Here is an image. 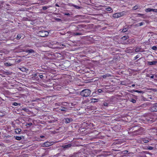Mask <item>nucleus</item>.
Masks as SVG:
<instances>
[{"label":"nucleus","mask_w":157,"mask_h":157,"mask_svg":"<svg viewBox=\"0 0 157 157\" xmlns=\"http://www.w3.org/2000/svg\"><path fill=\"white\" fill-rule=\"evenodd\" d=\"M154 75H153L151 76V78H154Z\"/></svg>","instance_id":"36"},{"label":"nucleus","mask_w":157,"mask_h":157,"mask_svg":"<svg viewBox=\"0 0 157 157\" xmlns=\"http://www.w3.org/2000/svg\"><path fill=\"white\" fill-rule=\"evenodd\" d=\"M56 6H58V7H59V6L57 4H56Z\"/></svg>","instance_id":"39"},{"label":"nucleus","mask_w":157,"mask_h":157,"mask_svg":"<svg viewBox=\"0 0 157 157\" xmlns=\"http://www.w3.org/2000/svg\"><path fill=\"white\" fill-rule=\"evenodd\" d=\"M49 33L47 31H39L38 33L39 36L44 37L48 35Z\"/></svg>","instance_id":"2"},{"label":"nucleus","mask_w":157,"mask_h":157,"mask_svg":"<svg viewBox=\"0 0 157 157\" xmlns=\"http://www.w3.org/2000/svg\"><path fill=\"white\" fill-rule=\"evenodd\" d=\"M1 134V132H0V134Z\"/></svg>","instance_id":"48"},{"label":"nucleus","mask_w":157,"mask_h":157,"mask_svg":"<svg viewBox=\"0 0 157 157\" xmlns=\"http://www.w3.org/2000/svg\"><path fill=\"white\" fill-rule=\"evenodd\" d=\"M15 138L16 140H20L21 139V137L18 136H15Z\"/></svg>","instance_id":"15"},{"label":"nucleus","mask_w":157,"mask_h":157,"mask_svg":"<svg viewBox=\"0 0 157 157\" xmlns=\"http://www.w3.org/2000/svg\"><path fill=\"white\" fill-rule=\"evenodd\" d=\"M98 93H101L102 92V91L101 89H99L98 90Z\"/></svg>","instance_id":"25"},{"label":"nucleus","mask_w":157,"mask_h":157,"mask_svg":"<svg viewBox=\"0 0 157 157\" xmlns=\"http://www.w3.org/2000/svg\"><path fill=\"white\" fill-rule=\"evenodd\" d=\"M25 68H20V70L21 71H23V69H24Z\"/></svg>","instance_id":"37"},{"label":"nucleus","mask_w":157,"mask_h":157,"mask_svg":"<svg viewBox=\"0 0 157 157\" xmlns=\"http://www.w3.org/2000/svg\"><path fill=\"white\" fill-rule=\"evenodd\" d=\"M157 62L156 61H152V62H148V63L150 65H152L155 64Z\"/></svg>","instance_id":"8"},{"label":"nucleus","mask_w":157,"mask_h":157,"mask_svg":"<svg viewBox=\"0 0 157 157\" xmlns=\"http://www.w3.org/2000/svg\"><path fill=\"white\" fill-rule=\"evenodd\" d=\"M32 124L31 123L30 124H29V125H31Z\"/></svg>","instance_id":"47"},{"label":"nucleus","mask_w":157,"mask_h":157,"mask_svg":"<svg viewBox=\"0 0 157 157\" xmlns=\"http://www.w3.org/2000/svg\"><path fill=\"white\" fill-rule=\"evenodd\" d=\"M13 105L15 106H17L18 105H20L21 104L20 103H18L17 102H14L13 104Z\"/></svg>","instance_id":"16"},{"label":"nucleus","mask_w":157,"mask_h":157,"mask_svg":"<svg viewBox=\"0 0 157 157\" xmlns=\"http://www.w3.org/2000/svg\"><path fill=\"white\" fill-rule=\"evenodd\" d=\"M62 46H65V45L63 44H62Z\"/></svg>","instance_id":"43"},{"label":"nucleus","mask_w":157,"mask_h":157,"mask_svg":"<svg viewBox=\"0 0 157 157\" xmlns=\"http://www.w3.org/2000/svg\"><path fill=\"white\" fill-rule=\"evenodd\" d=\"M91 94V91L88 89L83 90L81 92L80 94L83 97H87L89 96Z\"/></svg>","instance_id":"1"},{"label":"nucleus","mask_w":157,"mask_h":157,"mask_svg":"<svg viewBox=\"0 0 157 157\" xmlns=\"http://www.w3.org/2000/svg\"><path fill=\"white\" fill-rule=\"evenodd\" d=\"M151 11H153L154 12H157V9H151Z\"/></svg>","instance_id":"18"},{"label":"nucleus","mask_w":157,"mask_h":157,"mask_svg":"<svg viewBox=\"0 0 157 157\" xmlns=\"http://www.w3.org/2000/svg\"><path fill=\"white\" fill-rule=\"evenodd\" d=\"M98 99L96 98H92L91 99V102H95L98 101Z\"/></svg>","instance_id":"10"},{"label":"nucleus","mask_w":157,"mask_h":157,"mask_svg":"<svg viewBox=\"0 0 157 157\" xmlns=\"http://www.w3.org/2000/svg\"><path fill=\"white\" fill-rule=\"evenodd\" d=\"M151 110L152 111L156 112L157 111V105H154L151 108Z\"/></svg>","instance_id":"5"},{"label":"nucleus","mask_w":157,"mask_h":157,"mask_svg":"<svg viewBox=\"0 0 157 157\" xmlns=\"http://www.w3.org/2000/svg\"><path fill=\"white\" fill-rule=\"evenodd\" d=\"M61 110L62 111H65V108H63L62 109H61Z\"/></svg>","instance_id":"34"},{"label":"nucleus","mask_w":157,"mask_h":157,"mask_svg":"<svg viewBox=\"0 0 157 157\" xmlns=\"http://www.w3.org/2000/svg\"><path fill=\"white\" fill-rule=\"evenodd\" d=\"M135 92H137V93H141L142 92V91H138V90H135Z\"/></svg>","instance_id":"26"},{"label":"nucleus","mask_w":157,"mask_h":157,"mask_svg":"<svg viewBox=\"0 0 157 157\" xmlns=\"http://www.w3.org/2000/svg\"><path fill=\"white\" fill-rule=\"evenodd\" d=\"M145 11H146V12L147 13L150 12L151 11V9L150 8L146 9L145 10Z\"/></svg>","instance_id":"11"},{"label":"nucleus","mask_w":157,"mask_h":157,"mask_svg":"<svg viewBox=\"0 0 157 157\" xmlns=\"http://www.w3.org/2000/svg\"><path fill=\"white\" fill-rule=\"evenodd\" d=\"M128 38V36H124L121 38L123 40H127Z\"/></svg>","instance_id":"13"},{"label":"nucleus","mask_w":157,"mask_h":157,"mask_svg":"<svg viewBox=\"0 0 157 157\" xmlns=\"http://www.w3.org/2000/svg\"><path fill=\"white\" fill-rule=\"evenodd\" d=\"M143 15H144V14H143L139 13L137 14V17H140L141 16H143Z\"/></svg>","instance_id":"24"},{"label":"nucleus","mask_w":157,"mask_h":157,"mask_svg":"<svg viewBox=\"0 0 157 157\" xmlns=\"http://www.w3.org/2000/svg\"><path fill=\"white\" fill-rule=\"evenodd\" d=\"M71 121L72 120L71 119H69V118H67L66 119V122L67 123H70Z\"/></svg>","instance_id":"14"},{"label":"nucleus","mask_w":157,"mask_h":157,"mask_svg":"<svg viewBox=\"0 0 157 157\" xmlns=\"http://www.w3.org/2000/svg\"><path fill=\"white\" fill-rule=\"evenodd\" d=\"M40 137H41V138H42L43 137V136H40Z\"/></svg>","instance_id":"44"},{"label":"nucleus","mask_w":157,"mask_h":157,"mask_svg":"<svg viewBox=\"0 0 157 157\" xmlns=\"http://www.w3.org/2000/svg\"><path fill=\"white\" fill-rule=\"evenodd\" d=\"M43 75H40V78H42L43 77Z\"/></svg>","instance_id":"35"},{"label":"nucleus","mask_w":157,"mask_h":157,"mask_svg":"<svg viewBox=\"0 0 157 157\" xmlns=\"http://www.w3.org/2000/svg\"><path fill=\"white\" fill-rule=\"evenodd\" d=\"M5 65L6 66H12L13 64L9 62H6L4 63Z\"/></svg>","instance_id":"9"},{"label":"nucleus","mask_w":157,"mask_h":157,"mask_svg":"<svg viewBox=\"0 0 157 157\" xmlns=\"http://www.w3.org/2000/svg\"><path fill=\"white\" fill-rule=\"evenodd\" d=\"M152 149H153V147H150L149 148V149H150V150H151Z\"/></svg>","instance_id":"33"},{"label":"nucleus","mask_w":157,"mask_h":157,"mask_svg":"<svg viewBox=\"0 0 157 157\" xmlns=\"http://www.w3.org/2000/svg\"><path fill=\"white\" fill-rule=\"evenodd\" d=\"M107 105V104H105H105L104 105Z\"/></svg>","instance_id":"45"},{"label":"nucleus","mask_w":157,"mask_h":157,"mask_svg":"<svg viewBox=\"0 0 157 157\" xmlns=\"http://www.w3.org/2000/svg\"><path fill=\"white\" fill-rule=\"evenodd\" d=\"M144 142L145 143H147L148 142V141L147 140H144Z\"/></svg>","instance_id":"28"},{"label":"nucleus","mask_w":157,"mask_h":157,"mask_svg":"<svg viewBox=\"0 0 157 157\" xmlns=\"http://www.w3.org/2000/svg\"><path fill=\"white\" fill-rule=\"evenodd\" d=\"M56 19L58 20H60V19Z\"/></svg>","instance_id":"42"},{"label":"nucleus","mask_w":157,"mask_h":157,"mask_svg":"<svg viewBox=\"0 0 157 157\" xmlns=\"http://www.w3.org/2000/svg\"><path fill=\"white\" fill-rule=\"evenodd\" d=\"M17 38L19 39L21 38V36L20 35H18L17 36Z\"/></svg>","instance_id":"29"},{"label":"nucleus","mask_w":157,"mask_h":157,"mask_svg":"<svg viewBox=\"0 0 157 157\" xmlns=\"http://www.w3.org/2000/svg\"><path fill=\"white\" fill-rule=\"evenodd\" d=\"M152 49L153 50H156L157 49V46H153L152 47Z\"/></svg>","instance_id":"17"},{"label":"nucleus","mask_w":157,"mask_h":157,"mask_svg":"<svg viewBox=\"0 0 157 157\" xmlns=\"http://www.w3.org/2000/svg\"><path fill=\"white\" fill-rule=\"evenodd\" d=\"M125 14L124 12L117 13L113 14V16L114 18H118L121 17L123 16Z\"/></svg>","instance_id":"3"},{"label":"nucleus","mask_w":157,"mask_h":157,"mask_svg":"<svg viewBox=\"0 0 157 157\" xmlns=\"http://www.w3.org/2000/svg\"><path fill=\"white\" fill-rule=\"evenodd\" d=\"M74 34L75 35H81V34H80V33H75Z\"/></svg>","instance_id":"31"},{"label":"nucleus","mask_w":157,"mask_h":157,"mask_svg":"<svg viewBox=\"0 0 157 157\" xmlns=\"http://www.w3.org/2000/svg\"><path fill=\"white\" fill-rule=\"evenodd\" d=\"M71 146V144H68L65 145H63L62 146V147L63 148H67L70 147Z\"/></svg>","instance_id":"6"},{"label":"nucleus","mask_w":157,"mask_h":157,"mask_svg":"<svg viewBox=\"0 0 157 157\" xmlns=\"http://www.w3.org/2000/svg\"><path fill=\"white\" fill-rule=\"evenodd\" d=\"M107 105V104H105H105L104 105Z\"/></svg>","instance_id":"46"},{"label":"nucleus","mask_w":157,"mask_h":157,"mask_svg":"<svg viewBox=\"0 0 157 157\" xmlns=\"http://www.w3.org/2000/svg\"><path fill=\"white\" fill-rule=\"evenodd\" d=\"M74 6L77 9H79L80 8L78 6Z\"/></svg>","instance_id":"30"},{"label":"nucleus","mask_w":157,"mask_h":157,"mask_svg":"<svg viewBox=\"0 0 157 157\" xmlns=\"http://www.w3.org/2000/svg\"><path fill=\"white\" fill-rule=\"evenodd\" d=\"M47 7H46V6H45V7H43V9L44 10H46V9H47Z\"/></svg>","instance_id":"32"},{"label":"nucleus","mask_w":157,"mask_h":157,"mask_svg":"<svg viewBox=\"0 0 157 157\" xmlns=\"http://www.w3.org/2000/svg\"><path fill=\"white\" fill-rule=\"evenodd\" d=\"M135 86V85L134 84H133L132 85V86L134 87Z\"/></svg>","instance_id":"41"},{"label":"nucleus","mask_w":157,"mask_h":157,"mask_svg":"<svg viewBox=\"0 0 157 157\" xmlns=\"http://www.w3.org/2000/svg\"><path fill=\"white\" fill-rule=\"evenodd\" d=\"M136 52H138V51H139V49H136Z\"/></svg>","instance_id":"40"},{"label":"nucleus","mask_w":157,"mask_h":157,"mask_svg":"<svg viewBox=\"0 0 157 157\" xmlns=\"http://www.w3.org/2000/svg\"><path fill=\"white\" fill-rule=\"evenodd\" d=\"M127 29L126 28H125V29H123L122 30V31L123 32H126V31H127Z\"/></svg>","instance_id":"23"},{"label":"nucleus","mask_w":157,"mask_h":157,"mask_svg":"<svg viewBox=\"0 0 157 157\" xmlns=\"http://www.w3.org/2000/svg\"><path fill=\"white\" fill-rule=\"evenodd\" d=\"M53 144L52 142H47L44 143L42 146L44 147H48L52 145Z\"/></svg>","instance_id":"4"},{"label":"nucleus","mask_w":157,"mask_h":157,"mask_svg":"<svg viewBox=\"0 0 157 157\" xmlns=\"http://www.w3.org/2000/svg\"><path fill=\"white\" fill-rule=\"evenodd\" d=\"M144 24V23L143 22H141L140 23H139V26H142V25Z\"/></svg>","instance_id":"27"},{"label":"nucleus","mask_w":157,"mask_h":157,"mask_svg":"<svg viewBox=\"0 0 157 157\" xmlns=\"http://www.w3.org/2000/svg\"><path fill=\"white\" fill-rule=\"evenodd\" d=\"M138 8V7L137 6H134L133 7V9L134 10H136Z\"/></svg>","instance_id":"22"},{"label":"nucleus","mask_w":157,"mask_h":157,"mask_svg":"<svg viewBox=\"0 0 157 157\" xmlns=\"http://www.w3.org/2000/svg\"><path fill=\"white\" fill-rule=\"evenodd\" d=\"M107 77H109V75H105L102 76V77L104 78H106Z\"/></svg>","instance_id":"21"},{"label":"nucleus","mask_w":157,"mask_h":157,"mask_svg":"<svg viewBox=\"0 0 157 157\" xmlns=\"http://www.w3.org/2000/svg\"><path fill=\"white\" fill-rule=\"evenodd\" d=\"M26 52L29 53H34L35 51L33 49L27 50L25 51Z\"/></svg>","instance_id":"7"},{"label":"nucleus","mask_w":157,"mask_h":157,"mask_svg":"<svg viewBox=\"0 0 157 157\" xmlns=\"http://www.w3.org/2000/svg\"><path fill=\"white\" fill-rule=\"evenodd\" d=\"M131 101L132 102V103H135L136 102V101L135 100V99H132V100Z\"/></svg>","instance_id":"20"},{"label":"nucleus","mask_w":157,"mask_h":157,"mask_svg":"<svg viewBox=\"0 0 157 157\" xmlns=\"http://www.w3.org/2000/svg\"><path fill=\"white\" fill-rule=\"evenodd\" d=\"M65 14L66 15H70V14L69 13H65Z\"/></svg>","instance_id":"38"},{"label":"nucleus","mask_w":157,"mask_h":157,"mask_svg":"<svg viewBox=\"0 0 157 157\" xmlns=\"http://www.w3.org/2000/svg\"><path fill=\"white\" fill-rule=\"evenodd\" d=\"M21 131L20 129L17 128L16 129L15 132L17 133H19Z\"/></svg>","instance_id":"12"},{"label":"nucleus","mask_w":157,"mask_h":157,"mask_svg":"<svg viewBox=\"0 0 157 157\" xmlns=\"http://www.w3.org/2000/svg\"><path fill=\"white\" fill-rule=\"evenodd\" d=\"M111 10V8L110 7H108L106 8V10L108 11H110Z\"/></svg>","instance_id":"19"}]
</instances>
